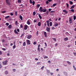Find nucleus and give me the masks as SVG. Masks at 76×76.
Returning a JSON list of instances; mask_svg holds the SVG:
<instances>
[{
	"mask_svg": "<svg viewBox=\"0 0 76 76\" xmlns=\"http://www.w3.org/2000/svg\"><path fill=\"white\" fill-rule=\"evenodd\" d=\"M45 13L46 15H48L49 13V12H48V11H47Z\"/></svg>",
	"mask_w": 76,
	"mask_h": 76,
	"instance_id": "23",
	"label": "nucleus"
},
{
	"mask_svg": "<svg viewBox=\"0 0 76 76\" xmlns=\"http://www.w3.org/2000/svg\"><path fill=\"white\" fill-rule=\"evenodd\" d=\"M8 62V61L6 60V61H3L2 63H3V65H6L7 64V63Z\"/></svg>",
	"mask_w": 76,
	"mask_h": 76,
	"instance_id": "1",
	"label": "nucleus"
},
{
	"mask_svg": "<svg viewBox=\"0 0 76 76\" xmlns=\"http://www.w3.org/2000/svg\"><path fill=\"white\" fill-rule=\"evenodd\" d=\"M33 15H34V16H35V15L36 14V12H35V11L33 12Z\"/></svg>",
	"mask_w": 76,
	"mask_h": 76,
	"instance_id": "28",
	"label": "nucleus"
},
{
	"mask_svg": "<svg viewBox=\"0 0 76 76\" xmlns=\"http://www.w3.org/2000/svg\"><path fill=\"white\" fill-rule=\"evenodd\" d=\"M46 30L48 32H50V28H48V27H46Z\"/></svg>",
	"mask_w": 76,
	"mask_h": 76,
	"instance_id": "4",
	"label": "nucleus"
},
{
	"mask_svg": "<svg viewBox=\"0 0 76 76\" xmlns=\"http://www.w3.org/2000/svg\"><path fill=\"white\" fill-rule=\"evenodd\" d=\"M50 21H49V20H48V21H46V22H47V23L48 24V23H49V22Z\"/></svg>",
	"mask_w": 76,
	"mask_h": 76,
	"instance_id": "53",
	"label": "nucleus"
},
{
	"mask_svg": "<svg viewBox=\"0 0 76 76\" xmlns=\"http://www.w3.org/2000/svg\"><path fill=\"white\" fill-rule=\"evenodd\" d=\"M73 19H74V20H75V19H76V16H75V15L73 16Z\"/></svg>",
	"mask_w": 76,
	"mask_h": 76,
	"instance_id": "26",
	"label": "nucleus"
},
{
	"mask_svg": "<svg viewBox=\"0 0 76 76\" xmlns=\"http://www.w3.org/2000/svg\"><path fill=\"white\" fill-rule=\"evenodd\" d=\"M44 68V66H43L41 68V69H42V70H43Z\"/></svg>",
	"mask_w": 76,
	"mask_h": 76,
	"instance_id": "30",
	"label": "nucleus"
},
{
	"mask_svg": "<svg viewBox=\"0 0 76 76\" xmlns=\"http://www.w3.org/2000/svg\"><path fill=\"white\" fill-rule=\"evenodd\" d=\"M15 48H16V46H15V44H14V45L13 47V49H15Z\"/></svg>",
	"mask_w": 76,
	"mask_h": 76,
	"instance_id": "33",
	"label": "nucleus"
},
{
	"mask_svg": "<svg viewBox=\"0 0 76 76\" xmlns=\"http://www.w3.org/2000/svg\"><path fill=\"white\" fill-rule=\"evenodd\" d=\"M54 41H56V39L55 38H52Z\"/></svg>",
	"mask_w": 76,
	"mask_h": 76,
	"instance_id": "51",
	"label": "nucleus"
},
{
	"mask_svg": "<svg viewBox=\"0 0 76 76\" xmlns=\"http://www.w3.org/2000/svg\"><path fill=\"white\" fill-rule=\"evenodd\" d=\"M69 2L70 4H73V1H69Z\"/></svg>",
	"mask_w": 76,
	"mask_h": 76,
	"instance_id": "24",
	"label": "nucleus"
},
{
	"mask_svg": "<svg viewBox=\"0 0 76 76\" xmlns=\"http://www.w3.org/2000/svg\"><path fill=\"white\" fill-rule=\"evenodd\" d=\"M48 1H49V2H51L52 1V0H48Z\"/></svg>",
	"mask_w": 76,
	"mask_h": 76,
	"instance_id": "62",
	"label": "nucleus"
},
{
	"mask_svg": "<svg viewBox=\"0 0 76 76\" xmlns=\"http://www.w3.org/2000/svg\"><path fill=\"white\" fill-rule=\"evenodd\" d=\"M2 55V52L0 51V55Z\"/></svg>",
	"mask_w": 76,
	"mask_h": 76,
	"instance_id": "54",
	"label": "nucleus"
},
{
	"mask_svg": "<svg viewBox=\"0 0 76 76\" xmlns=\"http://www.w3.org/2000/svg\"><path fill=\"white\" fill-rule=\"evenodd\" d=\"M56 72H58V71H59V69H57L56 70Z\"/></svg>",
	"mask_w": 76,
	"mask_h": 76,
	"instance_id": "61",
	"label": "nucleus"
},
{
	"mask_svg": "<svg viewBox=\"0 0 76 76\" xmlns=\"http://www.w3.org/2000/svg\"><path fill=\"white\" fill-rule=\"evenodd\" d=\"M41 22H38L37 25H38L39 26H41Z\"/></svg>",
	"mask_w": 76,
	"mask_h": 76,
	"instance_id": "11",
	"label": "nucleus"
},
{
	"mask_svg": "<svg viewBox=\"0 0 76 76\" xmlns=\"http://www.w3.org/2000/svg\"><path fill=\"white\" fill-rule=\"evenodd\" d=\"M42 7H40L39 9V11L40 12H42L43 10H44V9H42Z\"/></svg>",
	"mask_w": 76,
	"mask_h": 76,
	"instance_id": "2",
	"label": "nucleus"
},
{
	"mask_svg": "<svg viewBox=\"0 0 76 76\" xmlns=\"http://www.w3.org/2000/svg\"><path fill=\"white\" fill-rule=\"evenodd\" d=\"M64 74L66 76H67V73L66 72H64Z\"/></svg>",
	"mask_w": 76,
	"mask_h": 76,
	"instance_id": "20",
	"label": "nucleus"
},
{
	"mask_svg": "<svg viewBox=\"0 0 76 76\" xmlns=\"http://www.w3.org/2000/svg\"><path fill=\"white\" fill-rule=\"evenodd\" d=\"M37 64H38V65L39 64H40V62H37Z\"/></svg>",
	"mask_w": 76,
	"mask_h": 76,
	"instance_id": "55",
	"label": "nucleus"
},
{
	"mask_svg": "<svg viewBox=\"0 0 76 76\" xmlns=\"http://www.w3.org/2000/svg\"><path fill=\"white\" fill-rule=\"evenodd\" d=\"M26 75H28V73L25 74L24 75V76H26Z\"/></svg>",
	"mask_w": 76,
	"mask_h": 76,
	"instance_id": "59",
	"label": "nucleus"
},
{
	"mask_svg": "<svg viewBox=\"0 0 76 76\" xmlns=\"http://www.w3.org/2000/svg\"><path fill=\"white\" fill-rule=\"evenodd\" d=\"M19 17L20 19H21V20H23V17H22V16L21 15H20L19 16Z\"/></svg>",
	"mask_w": 76,
	"mask_h": 76,
	"instance_id": "13",
	"label": "nucleus"
},
{
	"mask_svg": "<svg viewBox=\"0 0 76 76\" xmlns=\"http://www.w3.org/2000/svg\"><path fill=\"white\" fill-rule=\"evenodd\" d=\"M46 11H47V10H46V9H45V10H43L42 12H46Z\"/></svg>",
	"mask_w": 76,
	"mask_h": 76,
	"instance_id": "31",
	"label": "nucleus"
},
{
	"mask_svg": "<svg viewBox=\"0 0 76 76\" xmlns=\"http://www.w3.org/2000/svg\"><path fill=\"white\" fill-rule=\"evenodd\" d=\"M51 9H49V10H48V11H49V12H50V11H51Z\"/></svg>",
	"mask_w": 76,
	"mask_h": 76,
	"instance_id": "57",
	"label": "nucleus"
},
{
	"mask_svg": "<svg viewBox=\"0 0 76 76\" xmlns=\"http://www.w3.org/2000/svg\"><path fill=\"white\" fill-rule=\"evenodd\" d=\"M2 50H4V51H5V50H6V49L4 48H2Z\"/></svg>",
	"mask_w": 76,
	"mask_h": 76,
	"instance_id": "48",
	"label": "nucleus"
},
{
	"mask_svg": "<svg viewBox=\"0 0 76 76\" xmlns=\"http://www.w3.org/2000/svg\"><path fill=\"white\" fill-rule=\"evenodd\" d=\"M51 13H54V12H55V11H52L50 12Z\"/></svg>",
	"mask_w": 76,
	"mask_h": 76,
	"instance_id": "50",
	"label": "nucleus"
},
{
	"mask_svg": "<svg viewBox=\"0 0 76 76\" xmlns=\"http://www.w3.org/2000/svg\"><path fill=\"white\" fill-rule=\"evenodd\" d=\"M27 45H30V44H31V41L29 40H27Z\"/></svg>",
	"mask_w": 76,
	"mask_h": 76,
	"instance_id": "3",
	"label": "nucleus"
},
{
	"mask_svg": "<svg viewBox=\"0 0 76 76\" xmlns=\"http://www.w3.org/2000/svg\"><path fill=\"white\" fill-rule=\"evenodd\" d=\"M58 25V23H56L55 24L54 26H55V27H56V26H57Z\"/></svg>",
	"mask_w": 76,
	"mask_h": 76,
	"instance_id": "22",
	"label": "nucleus"
},
{
	"mask_svg": "<svg viewBox=\"0 0 76 76\" xmlns=\"http://www.w3.org/2000/svg\"><path fill=\"white\" fill-rule=\"evenodd\" d=\"M48 63H51V61H50L49 60L48 61Z\"/></svg>",
	"mask_w": 76,
	"mask_h": 76,
	"instance_id": "60",
	"label": "nucleus"
},
{
	"mask_svg": "<svg viewBox=\"0 0 76 76\" xmlns=\"http://www.w3.org/2000/svg\"><path fill=\"white\" fill-rule=\"evenodd\" d=\"M30 20H28L27 21V24H28V25H30L31 24V23H30V22H29V21Z\"/></svg>",
	"mask_w": 76,
	"mask_h": 76,
	"instance_id": "12",
	"label": "nucleus"
},
{
	"mask_svg": "<svg viewBox=\"0 0 76 76\" xmlns=\"http://www.w3.org/2000/svg\"><path fill=\"white\" fill-rule=\"evenodd\" d=\"M67 63H68V64H71V63H70L69 61H67Z\"/></svg>",
	"mask_w": 76,
	"mask_h": 76,
	"instance_id": "32",
	"label": "nucleus"
},
{
	"mask_svg": "<svg viewBox=\"0 0 76 76\" xmlns=\"http://www.w3.org/2000/svg\"><path fill=\"white\" fill-rule=\"evenodd\" d=\"M40 7V5L37 4V7L38 8H39V7Z\"/></svg>",
	"mask_w": 76,
	"mask_h": 76,
	"instance_id": "34",
	"label": "nucleus"
},
{
	"mask_svg": "<svg viewBox=\"0 0 76 76\" xmlns=\"http://www.w3.org/2000/svg\"><path fill=\"white\" fill-rule=\"evenodd\" d=\"M10 17L9 16H7L5 18V19H7L8 18H9Z\"/></svg>",
	"mask_w": 76,
	"mask_h": 76,
	"instance_id": "29",
	"label": "nucleus"
},
{
	"mask_svg": "<svg viewBox=\"0 0 76 76\" xmlns=\"http://www.w3.org/2000/svg\"><path fill=\"white\" fill-rule=\"evenodd\" d=\"M71 11L72 12H73V13H74V10L72 9L71 10Z\"/></svg>",
	"mask_w": 76,
	"mask_h": 76,
	"instance_id": "39",
	"label": "nucleus"
},
{
	"mask_svg": "<svg viewBox=\"0 0 76 76\" xmlns=\"http://www.w3.org/2000/svg\"><path fill=\"white\" fill-rule=\"evenodd\" d=\"M39 18H40V20H41V19H42V16H41V14H39Z\"/></svg>",
	"mask_w": 76,
	"mask_h": 76,
	"instance_id": "9",
	"label": "nucleus"
},
{
	"mask_svg": "<svg viewBox=\"0 0 76 76\" xmlns=\"http://www.w3.org/2000/svg\"><path fill=\"white\" fill-rule=\"evenodd\" d=\"M14 31L15 34H18V32L16 30H15Z\"/></svg>",
	"mask_w": 76,
	"mask_h": 76,
	"instance_id": "19",
	"label": "nucleus"
},
{
	"mask_svg": "<svg viewBox=\"0 0 76 76\" xmlns=\"http://www.w3.org/2000/svg\"><path fill=\"white\" fill-rule=\"evenodd\" d=\"M6 25L7 26H9V23H6Z\"/></svg>",
	"mask_w": 76,
	"mask_h": 76,
	"instance_id": "41",
	"label": "nucleus"
},
{
	"mask_svg": "<svg viewBox=\"0 0 76 76\" xmlns=\"http://www.w3.org/2000/svg\"><path fill=\"white\" fill-rule=\"evenodd\" d=\"M23 35H24V34H21V36H20V37L21 38H22V37H23Z\"/></svg>",
	"mask_w": 76,
	"mask_h": 76,
	"instance_id": "46",
	"label": "nucleus"
},
{
	"mask_svg": "<svg viewBox=\"0 0 76 76\" xmlns=\"http://www.w3.org/2000/svg\"><path fill=\"white\" fill-rule=\"evenodd\" d=\"M20 27L21 28H23V26H22V25H21L20 26Z\"/></svg>",
	"mask_w": 76,
	"mask_h": 76,
	"instance_id": "56",
	"label": "nucleus"
},
{
	"mask_svg": "<svg viewBox=\"0 0 76 76\" xmlns=\"http://www.w3.org/2000/svg\"><path fill=\"white\" fill-rule=\"evenodd\" d=\"M17 31L18 32H19V29H17Z\"/></svg>",
	"mask_w": 76,
	"mask_h": 76,
	"instance_id": "64",
	"label": "nucleus"
},
{
	"mask_svg": "<svg viewBox=\"0 0 76 76\" xmlns=\"http://www.w3.org/2000/svg\"><path fill=\"white\" fill-rule=\"evenodd\" d=\"M26 42H24V43H23V46H26Z\"/></svg>",
	"mask_w": 76,
	"mask_h": 76,
	"instance_id": "21",
	"label": "nucleus"
},
{
	"mask_svg": "<svg viewBox=\"0 0 76 76\" xmlns=\"http://www.w3.org/2000/svg\"><path fill=\"white\" fill-rule=\"evenodd\" d=\"M63 12H64L65 14H67V12L66 11V10H63Z\"/></svg>",
	"mask_w": 76,
	"mask_h": 76,
	"instance_id": "16",
	"label": "nucleus"
},
{
	"mask_svg": "<svg viewBox=\"0 0 76 76\" xmlns=\"http://www.w3.org/2000/svg\"><path fill=\"white\" fill-rule=\"evenodd\" d=\"M2 13H6V11H2Z\"/></svg>",
	"mask_w": 76,
	"mask_h": 76,
	"instance_id": "37",
	"label": "nucleus"
},
{
	"mask_svg": "<svg viewBox=\"0 0 76 76\" xmlns=\"http://www.w3.org/2000/svg\"><path fill=\"white\" fill-rule=\"evenodd\" d=\"M29 1L30 3H31V4H32L33 2L32 1V0H29Z\"/></svg>",
	"mask_w": 76,
	"mask_h": 76,
	"instance_id": "35",
	"label": "nucleus"
},
{
	"mask_svg": "<svg viewBox=\"0 0 76 76\" xmlns=\"http://www.w3.org/2000/svg\"><path fill=\"white\" fill-rule=\"evenodd\" d=\"M44 58H48V56H45L44 57Z\"/></svg>",
	"mask_w": 76,
	"mask_h": 76,
	"instance_id": "45",
	"label": "nucleus"
},
{
	"mask_svg": "<svg viewBox=\"0 0 76 76\" xmlns=\"http://www.w3.org/2000/svg\"><path fill=\"white\" fill-rule=\"evenodd\" d=\"M36 44H37V42H34L33 43V44H34V45H36Z\"/></svg>",
	"mask_w": 76,
	"mask_h": 76,
	"instance_id": "43",
	"label": "nucleus"
},
{
	"mask_svg": "<svg viewBox=\"0 0 76 76\" xmlns=\"http://www.w3.org/2000/svg\"><path fill=\"white\" fill-rule=\"evenodd\" d=\"M69 21L70 23H72V18H69Z\"/></svg>",
	"mask_w": 76,
	"mask_h": 76,
	"instance_id": "10",
	"label": "nucleus"
},
{
	"mask_svg": "<svg viewBox=\"0 0 76 76\" xmlns=\"http://www.w3.org/2000/svg\"><path fill=\"white\" fill-rule=\"evenodd\" d=\"M45 47H47V43H45Z\"/></svg>",
	"mask_w": 76,
	"mask_h": 76,
	"instance_id": "49",
	"label": "nucleus"
},
{
	"mask_svg": "<svg viewBox=\"0 0 76 76\" xmlns=\"http://www.w3.org/2000/svg\"><path fill=\"white\" fill-rule=\"evenodd\" d=\"M12 70L14 72H16V69H13Z\"/></svg>",
	"mask_w": 76,
	"mask_h": 76,
	"instance_id": "38",
	"label": "nucleus"
},
{
	"mask_svg": "<svg viewBox=\"0 0 76 76\" xmlns=\"http://www.w3.org/2000/svg\"><path fill=\"white\" fill-rule=\"evenodd\" d=\"M44 26H47V23H44Z\"/></svg>",
	"mask_w": 76,
	"mask_h": 76,
	"instance_id": "58",
	"label": "nucleus"
},
{
	"mask_svg": "<svg viewBox=\"0 0 76 76\" xmlns=\"http://www.w3.org/2000/svg\"><path fill=\"white\" fill-rule=\"evenodd\" d=\"M10 15H11V16H13V13H11L10 14Z\"/></svg>",
	"mask_w": 76,
	"mask_h": 76,
	"instance_id": "63",
	"label": "nucleus"
},
{
	"mask_svg": "<svg viewBox=\"0 0 76 76\" xmlns=\"http://www.w3.org/2000/svg\"><path fill=\"white\" fill-rule=\"evenodd\" d=\"M37 20H34V22L35 23V22H37Z\"/></svg>",
	"mask_w": 76,
	"mask_h": 76,
	"instance_id": "40",
	"label": "nucleus"
},
{
	"mask_svg": "<svg viewBox=\"0 0 76 76\" xmlns=\"http://www.w3.org/2000/svg\"><path fill=\"white\" fill-rule=\"evenodd\" d=\"M46 4H48V3H49L48 1H46Z\"/></svg>",
	"mask_w": 76,
	"mask_h": 76,
	"instance_id": "47",
	"label": "nucleus"
},
{
	"mask_svg": "<svg viewBox=\"0 0 76 76\" xmlns=\"http://www.w3.org/2000/svg\"><path fill=\"white\" fill-rule=\"evenodd\" d=\"M32 38V35H29L27 37L28 39H31Z\"/></svg>",
	"mask_w": 76,
	"mask_h": 76,
	"instance_id": "7",
	"label": "nucleus"
},
{
	"mask_svg": "<svg viewBox=\"0 0 76 76\" xmlns=\"http://www.w3.org/2000/svg\"><path fill=\"white\" fill-rule=\"evenodd\" d=\"M37 50H38V51H39V52H40V50L39 48L38 47Z\"/></svg>",
	"mask_w": 76,
	"mask_h": 76,
	"instance_id": "36",
	"label": "nucleus"
},
{
	"mask_svg": "<svg viewBox=\"0 0 76 76\" xmlns=\"http://www.w3.org/2000/svg\"><path fill=\"white\" fill-rule=\"evenodd\" d=\"M5 75H7L8 74V72L7 71H5Z\"/></svg>",
	"mask_w": 76,
	"mask_h": 76,
	"instance_id": "27",
	"label": "nucleus"
},
{
	"mask_svg": "<svg viewBox=\"0 0 76 76\" xmlns=\"http://www.w3.org/2000/svg\"><path fill=\"white\" fill-rule=\"evenodd\" d=\"M47 73L48 75H50V71L47 70Z\"/></svg>",
	"mask_w": 76,
	"mask_h": 76,
	"instance_id": "17",
	"label": "nucleus"
},
{
	"mask_svg": "<svg viewBox=\"0 0 76 76\" xmlns=\"http://www.w3.org/2000/svg\"><path fill=\"white\" fill-rule=\"evenodd\" d=\"M33 5H34L35 4V1H33V4H32Z\"/></svg>",
	"mask_w": 76,
	"mask_h": 76,
	"instance_id": "42",
	"label": "nucleus"
},
{
	"mask_svg": "<svg viewBox=\"0 0 76 76\" xmlns=\"http://www.w3.org/2000/svg\"><path fill=\"white\" fill-rule=\"evenodd\" d=\"M6 2L8 4V5H10V2L9 1H6Z\"/></svg>",
	"mask_w": 76,
	"mask_h": 76,
	"instance_id": "15",
	"label": "nucleus"
},
{
	"mask_svg": "<svg viewBox=\"0 0 76 76\" xmlns=\"http://www.w3.org/2000/svg\"><path fill=\"white\" fill-rule=\"evenodd\" d=\"M56 6V4H53V7H55Z\"/></svg>",
	"mask_w": 76,
	"mask_h": 76,
	"instance_id": "44",
	"label": "nucleus"
},
{
	"mask_svg": "<svg viewBox=\"0 0 76 76\" xmlns=\"http://www.w3.org/2000/svg\"><path fill=\"white\" fill-rule=\"evenodd\" d=\"M28 26L26 25L24 26V29H25V30H26V29H27V28H28Z\"/></svg>",
	"mask_w": 76,
	"mask_h": 76,
	"instance_id": "5",
	"label": "nucleus"
},
{
	"mask_svg": "<svg viewBox=\"0 0 76 76\" xmlns=\"http://www.w3.org/2000/svg\"><path fill=\"white\" fill-rule=\"evenodd\" d=\"M8 28L9 29H11L12 28V25H10L9 26H8Z\"/></svg>",
	"mask_w": 76,
	"mask_h": 76,
	"instance_id": "18",
	"label": "nucleus"
},
{
	"mask_svg": "<svg viewBox=\"0 0 76 76\" xmlns=\"http://www.w3.org/2000/svg\"><path fill=\"white\" fill-rule=\"evenodd\" d=\"M68 39H68L67 37L65 38L64 39V40H65V41H68Z\"/></svg>",
	"mask_w": 76,
	"mask_h": 76,
	"instance_id": "8",
	"label": "nucleus"
},
{
	"mask_svg": "<svg viewBox=\"0 0 76 76\" xmlns=\"http://www.w3.org/2000/svg\"><path fill=\"white\" fill-rule=\"evenodd\" d=\"M76 6L75 5H74L72 6L70 8V9H74L75 7Z\"/></svg>",
	"mask_w": 76,
	"mask_h": 76,
	"instance_id": "6",
	"label": "nucleus"
},
{
	"mask_svg": "<svg viewBox=\"0 0 76 76\" xmlns=\"http://www.w3.org/2000/svg\"><path fill=\"white\" fill-rule=\"evenodd\" d=\"M66 5H67V8H69V4H66Z\"/></svg>",
	"mask_w": 76,
	"mask_h": 76,
	"instance_id": "52",
	"label": "nucleus"
},
{
	"mask_svg": "<svg viewBox=\"0 0 76 76\" xmlns=\"http://www.w3.org/2000/svg\"><path fill=\"white\" fill-rule=\"evenodd\" d=\"M50 26H52V25H53V23H52V22H50Z\"/></svg>",
	"mask_w": 76,
	"mask_h": 76,
	"instance_id": "25",
	"label": "nucleus"
},
{
	"mask_svg": "<svg viewBox=\"0 0 76 76\" xmlns=\"http://www.w3.org/2000/svg\"><path fill=\"white\" fill-rule=\"evenodd\" d=\"M44 35L45 37H47V33L45 31L44 32Z\"/></svg>",
	"mask_w": 76,
	"mask_h": 76,
	"instance_id": "14",
	"label": "nucleus"
}]
</instances>
